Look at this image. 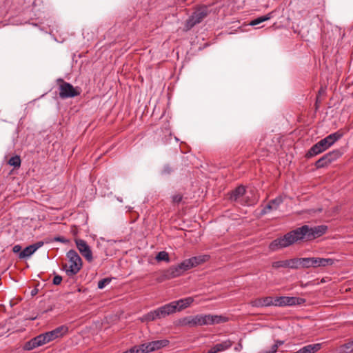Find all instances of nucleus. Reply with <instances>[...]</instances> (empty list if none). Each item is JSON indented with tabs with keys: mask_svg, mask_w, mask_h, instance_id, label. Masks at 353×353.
I'll return each instance as SVG.
<instances>
[{
	"mask_svg": "<svg viewBox=\"0 0 353 353\" xmlns=\"http://www.w3.org/2000/svg\"><path fill=\"white\" fill-rule=\"evenodd\" d=\"M21 246L19 245H15L13 248H12V252L14 253H20L21 251Z\"/></svg>",
	"mask_w": 353,
	"mask_h": 353,
	"instance_id": "nucleus-42",
	"label": "nucleus"
},
{
	"mask_svg": "<svg viewBox=\"0 0 353 353\" xmlns=\"http://www.w3.org/2000/svg\"><path fill=\"white\" fill-rule=\"evenodd\" d=\"M272 14H273V12H269L268 14H267L266 15H264V16H261V17H259L254 20H252L250 22V26H256V25H258L262 22H264L265 21H268L269 19H270L272 17Z\"/></svg>",
	"mask_w": 353,
	"mask_h": 353,
	"instance_id": "nucleus-22",
	"label": "nucleus"
},
{
	"mask_svg": "<svg viewBox=\"0 0 353 353\" xmlns=\"http://www.w3.org/2000/svg\"><path fill=\"white\" fill-rule=\"evenodd\" d=\"M209 258L207 255L194 256L190 259H186L183 261V265L185 267H188V270L193 267H196L198 265H200L208 260Z\"/></svg>",
	"mask_w": 353,
	"mask_h": 353,
	"instance_id": "nucleus-13",
	"label": "nucleus"
},
{
	"mask_svg": "<svg viewBox=\"0 0 353 353\" xmlns=\"http://www.w3.org/2000/svg\"><path fill=\"white\" fill-rule=\"evenodd\" d=\"M194 321H195L194 316H190V320H189V325L190 326H196L194 325Z\"/></svg>",
	"mask_w": 353,
	"mask_h": 353,
	"instance_id": "nucleus-45",
	"label": "nucleus"
},
{
	"mask_svg": "<svg viewBox=\"0 0 353 353\" xmlns=\"http://www.w3.org/2000/svg\"><path fill=\"white\" fill-rule=\"evenodd\" d=\"M159 319L164 318L166 316L175 312V307L170 303L165 304L156 309Z\"/></svg>",
	"mask_w": 353,
	"mask_h": 353,
	"instance_id": "nucleus-16",
	"label": "nucleus"
},
{
	"mask_svg": "<svg viewBox=\"0 0 353 353\" xmlns=\"http://www.w3.org/2000/svg\"><path fill=\"white\" fill-rule=\"evenodd\" d=\"M169 343L170 341L167 339L153 341L149 342V346L150 347L149 349L151 352H154L168 346Z\"/></svg>",
	"mask_w": 353,
	"mask_h": 353,
	"instance_id": "nucleus-19",
	"label": "nucleus"
},
{
	"mask_svg": "<svg viewBox=\"0 0 353 353\" xmlns=\"http://www.w3.org/2000/svg\"><path fill=\"white\" fill-rule=\"evenodd\" d=\"M324 140H325V141L327 142L328 145H330V147H331L334 144L333 141L331 139V137H330L329 135L325 137Z\"/></svg>",
	"mask_w": 353,
	"mask_h": 353,
	"instance_id": "nucleus-43",
	"label": "nucleus"
},
{
	"mask_svg": "<svg viewBox=\"0 0 353 353\" xmlns=\"http://www.w3.org/2000/svg\"><path fill=\"white\" fill-rule=\"evenodd\" d=\"M140 346H141V350H142V351L143 352V353H149V352H151L150 350L149 349V347H150L149 346V343H143V344H141Z\"/></svg>",
	"mask_w": 353,
	"mask_h": 353,
	"instance_id": "nucleus-39",
	"label": "nucleus"
},
{
	"mask_svg": "<svg viewBox=\"0 0 353 353\" xmlns=\"http://www.w3.org/2000/svg\"><path fill=\"white\" fill-rule=\"evenodd\" d=\"M305 302V300L300 297L294 296H279L274 299L275 306H292L296 305H302Z\"/></svg>",
	"mask_w": 353,
	"mask_h": 353,
	"instance_id": "nucleus-8",
	"label": "nucleus"
},
{
	"mask_svg": "<svg viewBox=\"0 0 353 353\" xmlns=\"http://www.w3.org/2000/svg\"><path fill=\"white\" fill-rule=\"evenodd\" d=\"M183 261L176 265H172L162 272L159 281L169 280L182 275L184 272L188 270V267L183 265Z\"/></svg>",
	"mask_w": 353,
	"mask_h": 353,
	"instance_id": "nucleus-6",
	"label": "nucleus"
},
{
	"mask_svg": "<svg viewBox=\"0 0 353 353\" xmlns=\"http://www.w3.org/2000/svg\"><path fill=\"white\" fill-rule=\"evenodd\" d=\"M159 319L156 310L150 311L143 316L142 321H153Z\"/></svg>",
	"mask_w": 353,
	"mask_h": 353,
	"instance_id": "nucleus-26",
	"label": "nucleus"
},
{
	"mask_svg": "<svg viewBox=\"0 0 353 353\" xmlns=\"http://www.w3.org/2000/svg\"><path fill=\"white\" fill-rule=\"evenodd\" d=\"M43 241H38L34 244H32L28 247H26L23 251H21L19 254V259H24L29 257L32 254H34L39 248L43 245Z\"/></svg>",
	"mask_w": 353,
	"mask_h": 353,
	"instance_id": "nucleus-12",
	"label": "nucleus"
},
{
	"mask_svg": "<svg viewBox=\"0 0 353 353\" xmlns=\"http://www.w3.org/2000/svg\"><path fill=\"white\" fill-rule=\"evenodd\" d=\"M330 137H331V139L333 141V143H334L338 140H339L343 136V132L341 130L336 131L334 133L330 134Z\"/></svg>",
	"mask_w": 353,
	"mask_h": 353,
	"instance_id": "nucleus-30",
	"label": "nucleus"
},
{
	"mask_svg": "<svg viewBox=\"0 0 353 353\" xmlns=\"http://www.w3.org/2000/svg\"><path fill=\"white\" fill-rule=\"evenodd\" d=\"M57 82L59 84V96L62 99L77 97L81 92L80 88H74L72 84L65 81L63 79H58Z\"/></svg>",
	"mask_w": 353,
	"mask_h": 353,
	"instance_id": "nucleus-5",
	"label": "nucleus"
},
{
	"mask_svg": "<svg viewBox=\"0 0 353 353\" xmlns=\"http://www.w3.org/2000/svg\"><path fill=\"white\" fill-rule=\"evenodd\" d=\"M326 150L323 146V145L319 141L316 144H314L306 153V158H311L312 157L316 156Z\"/></svg>",
	"mask_w": 353,
	"mask_h": 353,
	"instance_id": "nucleus-18",
	"label": "nucleus"
},
{
	"mask_svg": "<svg viewBox=\"0 0 353 353\" xmlns=\"http://www.w3.org/2000/svg\"><path fill=\"white\" fill-rule=\"evenodd\" d=\"M271 210H276L275 207L272 206L270 203L261 210V214L264 215Z\"/></svg>",
	"mask_w": 353,
	"mask_h": 353,
	"instance_id": "nucleus-33",
	"label": "nucleus"
},
{
	"mask_svg": "<svg viewBox=\"0 0 353 353\" xmlns=\"http://www.w3.org/2000/svg\"><path fill=\"white\" fill-rule=\"evenodd\" d=\"M172 169L170 166H165L163 170V173L165 174H170L172 172Z\"/></svg>",
	"mask_w": 353,
	"mask_h": 353,
	"instance_id": "nucleus-41",
	"label": "nucleus"
},
{
	"mask_svg": "<svg viewBox=\"0 0 353 353\" xmlns=\"http://www.w3.org/2000/svg\"><path fill=\"white\" fill-rule=\"evenodd\" d=\"M128 351V353H143L140 345H135Z\"/></svg>",
	"mask_w": 353,
	"mask_h": 353,
	"instance_id": "nucleus-34",
	"label": "nucleus"
},
{
	"mask_svg": "<svg viewBox=\"0 0 353 353\" xmlns=\"http://www.w3.org/2000/svg\"><path fill=\"white\" fill-rule=\"evenodd\" d=\"M194 301V299L191 296L181 299L178 301H172L170 303L172 306L175 307V312L176 311H181L188 307H189Z\"/></svg>",
	"mask_w": 353,
	"mask_h": 353,
	"instance_id": "nucleus-14",
	"label": "nucleus"
},
{
	"mask_svg": "<svg viewBox=\"0 0 353 353\" xmlns=\"http://www.w3.org/2000/svg\"><path fill=\"white\" fill-rule=\"evenodd\" d=\"M331 163L329 162V159L326 158V155H323L321 158H320L318 161L315 163V166L316 168H322L324 167L327 166Z\"/></svg>",
	"mask_w": 353,
	"mask_h": 353,
	"instance_id": "nucleus-25",
	"label": "nucleus"
},
{
	"mask_svg": "<svg viewBox=\"0 0 353 353\" xmlns=\"http://www.w3.org/2000/svg\"><path fill=\"white\" fill-rule=\"evenodd\" d=\"M172 203H179L183 199V195L181 194H177L174 195L172 197Z\"/></svg>",
	"mask_w": 353,
	"mask_h": 353,
	"instance_id": "nucleus-35",
	"label": "nucleus"
},
{
	"mask_svg": "<svg viewBox=\"0 0 353 353\" xmlns=\"http://www.w3.org/2000/svg\"><path fill=\"white\" fill-rule=\"evenodd\" d=\"M304 258H294L288 259V268L299 269V268H303Z\"/></svg>",
	"mask_w": 353,
	"mask_h": 353,
	"instance_id": "nucleus-21",
	"label": "nucleus"
},
{
	"mask_svg": "<svg viewBox=\"0 0 353 353\" xmlns=\"http://www.w3.org/2000/svg\"><path fill=\"white\" fill-rule=\"evenodd\" d=\"M303 263V268H309L310 267L319 268L332 265L335 260L332 259H325L319 257H308L302 260Z\"/></svg>",
	"mask_w": 353,
	"mask_h": 353,
	"instance_id": "nucleus-7",
	"label": "nucleus"
},
{
	"mask_svg": "<svg viewBox=\"0 0 353 353\" xmlns=\"http://www.w3.org/2000/svg\"><path fill=\"white\" fill-rule=\"evenodd\" d=\"M326 158L329 159V162L332 163L342 156V152L339 150H332L325 154Z\"/></svg>",
	"mask_w": 353,
	"mask_h": 353,
	"instance_id": "nucleus-23",
	"label": "nucleus"
},
{
	"mask_svg": "<svg viewBox=\"0 0 353 353\" xmlns=\"http://www.w3.org/2000/svg\"><path fill=\"white\" fill-rule=\"evenodd\" d=\"M319 142L323 145L325 150L330 148V145H328V144L327 143L325 140H324V139L320 140Z\"/></svg>",
	"mask_w": 353,
	"mask_h": 353,
	"instance_id": "nucleus-44",
	"label": "nucleus"
},
{
	"mask_svg": "<svg viewBox=\"0 0 353 353\" xmlns=\"http://www.w3.org/2000/svg\"><path fill=\"white\" fill-rule=\"evenodd\" d=\"M228 321V318L221 315H211L205 314L202 315L203 325H214L221 323H225Z\"/></svg>",
	"mask_w": 353,
	"mask_h": 353,
	"instance_id": "nucleus-10",
	"label": "nucleus"
},
{
	"mask_svg": "<svg viewBox=\"0 0 353 353\" xmlns=\"http://www.w3.org/2000/svg\"><path fill=\"white\" fill-rule=\"evenodd\" d=\"M245 186L241 185L228 193L229 199L232 201H239V199L245 194Z\"/></svg>",
	"mask_w": 353,
	"mask_h": 353,
	"instance_id": "nucleus-15",
	"label": "nucleus"
},
{
	"mask_svg": "<svg viewBox=\"0 0 353 353\" xmlns=\"http://www.w3.org/2000/svg\"><path fill=\"white\" fill-rule=\"evenodd\" d=\"M155 259L157 261H166V262H169L170 261V256H169V254L167 252L165 251H161L159 252L156 257H155Z\"/></svg>",
	"mask_w": 353,
	"mask_h": 353,
	"instance_id": "nucleus-27",
	"label": "nucleus"
},
{
	"mask_svg": "<svg viewBox=\"0 0 353 353\" xmlns=\"http://www.w3.org/2000/svg\"><path fill=\"white\" fill-rule=\"evenodd\" d=\"M66 256L68 259V263H63L62 269L68 276H73L81 270L83 265L82 259L74 250H69Z\"/></svg>",
	"mask_w": 353,
	"mask_h": 353,
	"instance_id": "nucleus-3",
	"label": "nucleus"
},
{
	"mask_svg": "<svg viewBox=\"0 0 353 353\" xmlns=\"http://www.w3.org/2000/svg\"><path fill=\"white\" fill-rule=\"evenodd\" d=\"M284 343V341H281V340H276L275 341V345H277V347H279V345H281Z\"/></svg>",
	"mask_w": 353,
	"mask_h": 353,
	"instance_id": "nucleus-50",
	"label": "nucleus"
},
{
	"mask_svg": "<svg viewBox=\"0 0 353 353\" xmlns=\"http://www.w3.org/2000/svg\"><path fill=\"white\" fill-rule=\"evenodd\" d=\"M283 201L281 196H277L274 199L270 201L269 203L272 206L275 207V210H277Z\"/></svg>",
	"mask_w": 353,
	"mask_h": 353,
	"instance_id": "nucleus-31",
	"label": "nucleus"
},
{
	"mask_svg": "<svg viewBox=\"0 0 353 353\" xmlns=\"http://www.w3.org/2000/svg\"><path fill=\"white\" fill-rule=\"evenodd\" d=\"M353 352V341H349L339 347V353H350Z\"/></svg>",
	"mask_w": 353,
	"mask_h": 353,
	"instance_id": "nucleus-24",
	"label": "nucleus"
},
{
	"mask_svg": "<svg viewBox=\"0 0 353 353\" xmlns=\"http://www.w3.org/2000/svg\"><path fill=\"white\" fill-rule=\"evenodd\" d=\"M321 347V344H310L299 350L300 353H315Z\"/></svg>",
	"mask_w": 353,
	"mask_h": 353,
	"instance_id": "nucleus-20",
	"label": "nucleus"
},
{
	"mask_svg": "<svg viewBox=\"0 0 353 353\" xmlns=\"http://www.w3.org/2000/svg\"><path fill=\"white\" fill-rule=\"evenodd\" d=\"M194 319H195L194 325L196 326H198V325L201 326V325H203L202 314L194 316Z\"/></svg>",
	"mask_w": 353,
	"mask_h": 353,
	"instance_id": "nucleus-36",
	"label": "nucleus"
},
{
	"mask_svg": "<svg viewBox=\"0 0 353 353\" xmlns=\"http://www.w3.org/2000/svg\"><path fill=\"white\" fill-rule=\"evenodd\" d=\"M21 160L19 155H15L11 157L8 161L10 165L14 166V168H19L21 166Z\"/></svg>",
	"mask_w": 353,
	"mask_h": 353,
	"instance_id": "nucleus-28",
	"label": "nucleus"
},
{
	"mask_svg": "<svg viewBox=\"0 0 353 353\" xmlns=\"http://www.w3.org/2000/svg\"><path fill=\"white\" fill-rule=\"evenodd\" d=\"M325 94V89L323 88H321L318 92V95L317 96H320V95H323V94Z\"/></svg>",
	"mask_w": 353,
	"mask_h": 353,
	"instance_id": "nucleus-47",
	"label": "nucleus"
},
{
	"mask_svg": "<svg viewBox=\"0 0 353 353\" xmlns=\"http://www.w3.org/2000/svg\"><path fill=\"white\" fill-rule=\"evenodd\" d=\"M190 318V316H187V317H185V318L182 319L180 321L181 325H189Z\"/></svg>",
	"mask_w": 353,
	"mask_h": 353,
	"instance_id": "nucleus-40",
	"label": "nucleus"
},
{
	"mask_svg": "<svg viewBox=\"0 0 353 353\" xmlns=\"http://www.w3.org/2000/svg\"><path fill=\"white\" fill-rule=\"evenodd\" d=\"M327 230V226L325 225L313 228L304 225L272 241L269 245V249L271 251H276L289 247L299 241H312L321 236L326 232Z\"/></svg>",
	"mask_w": 353,
	"mask_h": 353,
	"instance_id": "nucleus-1",
	"label": "nucleus"
},
{
	"mask_svg": "<svg viewBox=\"0 0 353 353\" xmlns=\"http://www.w3.org/2000/svg\"><path fill=\"white\" fill-rule=\"evenodd\" d=\"M278 350V347L276 345L274 344L272 347H271V353H276Z\"/></svg>",
	"mask_w": 353,
	"mask_h": 353,
	"instance_id": "nucleus-46",
	"label": "nucleus"
},
{
	"mask_svg": "<svg viewBox=\"0 0 353 353\" xmlns=\"http://www.w3.org/2000/svg\"><path fill=\"white\" fill-rule=\"evenodd\" d=\"M54 241L57 242H61L63 243H69V240L66 239L65 237L61 236H58L54 238Z\"/></svg>",
	"mask_w": 353,
	"mask_h": 353,
	"instance_id": "nucleus-38",
	"label": "nucleus"
},
{
	"mask_svg": "<svg viewBox=\"0 0 353 353\" xmlns=\"http://www.w3.org/2000/svg\"><path fill=\"white\" fill-rule=\"evenodd\" d=\"M111 281V279L110 278H105L103 279L100 280L98 282V288L99 289L103 288L107 284L110 283Z\"/></svg>",
	"mask_w": 353,
	"mask_h": 353,
	"instance_id": "nucleus-32",
	"label": "nucleus"
},
{
	"mask_svg": "<svg viewBox=\"0 0 353 353\" xmlns=\"http://www.w3.org/2000/svg\"><path fill=\"white\" fill-rule=\"evenodd\" d=\"M232 345L230 340H226L222 343L214 345L207 353H218L229 349Z\"/></svg>",
	"mask_w": 353,
	"mask_h": 353,
	"instance_id": "nucleus-17",
	"label": "nucleus"
},
{
	"mask_svg": "<svg viewBox=\"0 0 353 353\" xmlns=\"http://www.w3.org/2000/svg\"><path fill=\"white\" fill-rule=\"evenodd\" d=\"M272 268H274L275 269H278V268H288V259L274 261L272 263Z\"/></svg>",
	"mask_w": 353,
	"mask_h": 353,
	"instance_id": "nucleus-29",
	"label": "nucleus"
},
{
	"mask_svg": "<svg viewBox=\"0 0 353 353\" xmlns=\"http://www.w3.org/2000/svg\"><path fill=\"white\" fill-rule=\"evenodd\" d=\"M77 248L81 255L89 262L93 261L92 252L90 247L88 245L85 241L80 239L74 240Z\"/></svg>",
	"mask_w": 353,
	"mask_h": 353,
	"instance_id": "nucleus-9",
	"label": "nucleus"
},
{
	"mask_svg": "<svg viewBox=\"0 0 353 353\" xmlns=\"http://www.w3.org/2000/svg\"><path fill=\"white\" fill-rule=\"evenodd\" d=\"M321 102V101L319 99V97L317 96L316 97V103H315V106H316V109L317 110L319 108V103Z\"/></svg>",
	"mask_w": 353,
	"mask_h": 353,
	"instance_id": "nucleus-48",
	"label": "nucleus"
},
{
	"mask_svg": "<svg viewBox=\"0 0 353 353\" xmlns=\"http://www.w3.org/2000/svg\"><path fill=\"white\" fill-rule=\"evenodd\" d=\"M254 203V202H248V201H246V204L248 205H253Z\"/></svg>",
	"mask_w": 353,
	"mask_h": 353,
	"instance_id": "nucleus-51",
	"label": "nucleus"
},
{
	"mask_svg": "<svg viewBox=\"0 0 353 353\" xmlns=\"http://www.w3.org/2000/svg\"><path fill=\"white\" fill-rule=\"evenodd\" d=\"M68 332V327L66 325H61L54 330L41 334L30 341L25 343L23 349L26 351L43 345L52 341L60 338Z\"/></svg>",
	"mask_w": 353,
	"mask_h": 353,
	"instance_id": "nucleus-2",
	"label": "nucleus"
},
{
	"mask_svg": "<svg viewBox=\"0 0 353 353\" xmlns=\"http://www.w3.org/2000/svg\"><path fill=\"white\" fill-rule=\"evenodd\" d=\"M243 348L242 343L241 342L239 343L237 347L234 348L236 351H241Z\"/></svg>",
	"mask_w": 353,
	"mask_h": 353,
	"instance_id": "nucleus-49",
	"label": "nucleus"
},
{
	"mask_svg": "<svg viewBox=\"0 0 353 353\" xmlns=\"http://www.w3.org/2000/svg\"><path fill=\"white\" fill-rule=\"evenodd\" d=\"M210 6L202 5L197 6L192 14L186 20L184 30L188 31L194 26L201 23L210 13Z\"/></svg>",
	"mask_w": 353,
	"mask_h": 353,
	"instance_id": "nucleus-4",
	"label": "nucleus"
},
{
	"mask_svg": "<svg viewBox=\"0 0 353 353\" xmlns=\"http://www.w3.org/2000/svg\"><path fill=\"white\" fill-rule=\"evenodd\" d=\"M250 304L253 307H261L274 305V299L272 296L256 298L252 300Z\"/></svg>",
	"mask_w": 353,
	"mask_h": 353,
	"instance_id": "nucleus-11",
	"label": "nucleus"
},
{
	"mask_svg": "<svg viewBox=\"0 0 353 353\" xmlns=\"http://www.w3.org/2000/svg\"><path fill=\"white\" fill-rule=\"evenodd\" d=\"M61 281H62V276L57 274L53 278L52 283L55 285H58L61 284Z\"/></svg>",
	"mask_w": 353,
	"mask_h": 353,
	"instance_id": "nucleus-37",
	"label": "nucleus"
}]
</instances>
